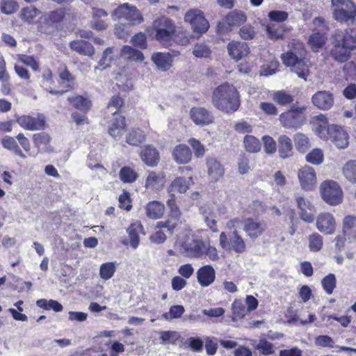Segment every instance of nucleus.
<instances>
[{
    "instance_id": "f257e3e1",
    "label": "nucleus",
    "mask_w": 356,
    "mask_h": 356,
    "mask_svg": "<svg viewBox=\"0 0 356 356\" xmlns=\"http://www.w3.org/2000/svg\"><path fill=\"white\" fill-rule=\"evenodd\" d=\"M330 43L331 58L340 63L346 62L351 56V51L356 49V30L334 31L331 35Z\"/></svg>"
},
{
    "instance_id": "f03ea898",
    "label": "nucleus",
    "mask_w": 356,
    "mask_h": 356,
    "mask_svg": "<svg viewBox=\"0 0 356 356\" xmlns=\"http://www.w3.org/2000/svg\"><path fill=\"white\" fill-rule=\"evenodd\" d=\"M212 104L218 110L230 114L240 107V96L236 88L225 83L220 85L213 92Z\"/></svg>"
},
{
    "instance_id": "7ed1b4c3",
    "label": "nucleus",
    "mask_w": 356,
    "mask_h": 356,
    "mask_svg": "<svg viewBox=\"0 0 356 356\" xmlns=\"http://www.w3.org/2000/svg\"><path fill=\"white\" fill-rule=\"evenodd\" d=\"M153 30L155 32V38L163 47H168L171 45L172 40L175 33V26L172 20L168 17H159L153 22Z\"/></svg>"
},
{
    "instance_id": "20e7f679",
    "label": "nucleus",
    "mask_w": 356,
    "mask_h": 356,
    "mask_svg": "<svg viewBox=\"0 0 356 356\" xmlns=\"http://www.w3.org/2000/svg\"><path fill=\"white\" fill-rule=\"evenodd\" d=\"M284 65L291 67V71L296 73L298 77L307 80L309 75V66L304 56H298L293 51H288L281 56Z\"/></svg>"
},
{
    "instance_id": "39448f33",
    "label": "nucleus",
    "mask_w": 356,
    "mask_h": 356,
    "mask_svg": "<svg viewBox=\"0 0 356 356\" xmlns=\"http://www.w3.org/2000/svg\"><path fill=\"white\" fill-rule=\"evenodd\" d=\"M332 5L336 8L333 17L340 22H354L356 17V5L351 0H332Z\"/></svg>"
},
{
    "instance_id": "423d86ee",
    "label": "nucleus",
    "mask_w": 356,
    "mask_h": 356,
    "mask_svg": "<svg viewBox=\"0 0 356 356\" xmlns=\"http://www.w3.org/2000/svg\"><path fill=\"white\" fill-rule=\"evenodd\" d=\"M305 106L296 107L292 104L289 110L280 115L281 124L286 129L300 128L305 122Z\"/></svg>"
},
{
    "instance_id": "0eeeda50",
    "label": "nucleus",
    "mask_w": 356,
    "mask_h": 356,
    "mask_svg": "<svg viewBox=\"0 0 356 356\" xmlns=\"http://www.w3.org/2000/svg\"><path fill=\"white\" fill-rule=\"evenodd\" d=\"M320 192L322 199L330 205L336 206L342 202L343 191L335 181L327 180L321 183Z\"/></svg>"
},
{
    "instance_id": "6e6552de",
    "label": "nucleus",
    "mask_w": 356,
    "mask_h": 356,
    "mask_svg": "<svg viewBox=\"0 0 356 356\" xmlns=\"http://www.w3.org/2000/svg\"><path fill=\"white\" fill-rule=\"evenodd\" d=\"M319 136L323 140H330L339 149H345L348 145L349 136L344 129L337 124H332L326 131Z\"/></svg>"
},
{
    "instance_id": "1a4fd4ad",
    "label": "nucleus",
    "mask_w": 356,
    "mask_h": 356,
    "mask_svg": "<svg viewBox=\"0 0 356 356\" xmlns=\"http://www.w3.org/2000/svg\"><path fill=\"white\" fill-rule=\"evenodd\" d=\"M219 241L220 246L225 250H233L237 254H242L245 251V241L236 230L229 233L228 235L225 232H221Z\"/></svg>"
},
{
    "instance_id": "9d476101",
    "label": "nucleus",
    "mask_w": 356,
    "mask_h": 356,
    "mask_svg": "<svg viewBox=\"0 0 356 356\" xmlns=\"http://www.w3.org/2000/svg\"><path fill=\"white\" fill-rule=\"evenodd\" d=\"M112 19H124L130 22L129 24L140 23L143 21V16L136 6H130L128 3H123L115 9L112 13Z\"/></svg>"
},
{
    "instance_id": "9b49d317",
    "label": "nucleus",
    "mask_w": 356,
    "mask_h": 356,
    "mask_svg": "<svg viewBox=\"0 0 356 356\" xmlns=\"http://www.w3.org/2000/svg\"><path fill=\"white\" fill-rule=\"evenodd\" d=\"M184 20L191 24L194 32L200 34L205 33L209 28V23L204 17L203 12L198 9H191L187 11Z\"/></svg>"
},
{
    "instance_id": "f8f14e48",
    "label": "nucleus",
    "mask_w": 356,
    "mask_h": 356,
    "mask_svg": "<svg viewBox=\"0 0 356 356\" xmlns=\"http://www.w3.org/2000/svg\"><path fill=\"white\" fill-rule=\"evenodd\" d=\"M243 230L247 236L255 240L263 234L267 225L264 220L252 217L246 218L243 221Z\"/></svg>"
},
{
    "instance_id": "ddd939ff",
    "label": "nucleus",
    "mask_w": 356,
    "mask_h": 356,
    "mask_svg": "<svg viewBox=\"0 0 356 356\" xmlns=\"http://www.w3.org/2000/svg\"><path fill=\"white\" fill-rule=\"evenodd\" d=\"M298 177L302 189L305 191L314 190L316 184V175L313 168L308 165L302 167L298 171Z\"/></svg>"
},
{
    "instance_id": "4468645a",
    "label": "nucleus",
    "mask_w": 356,
    "mask_h": 356,
    "mask_svg": "<svg viewBox=\"0 0 356 356\" xmlns=\"http://www.w3.org/2000/svg\"><path fill=\"white\" fill-rule=\"evenodd\" d=\"M17 123L27 130H42L46 125V119L42 114H39L37 118L23 115L17 118Z\"/></svg>"
},
{
    "instance_id": "2eb2a0df",
    "label": "nucleus",
    "mask_w": 356,
    "mask_h": 356,
    "mask_svg": "<svg viewBox=\"0 0 356 356\" xmlns=\"http://www.w3.org/2000/svg\"><path fill=\"white\" fill-rule=\"evenodd\" d=\"M312 101L318 108L327 111L334 105V95L328 90H319L313 95Z\"/></svg>"
},
{
    "instance_id": "dca6fc26",
    "label": "nucleus",
    "mask_w": 356,
    "mask_h": 356,
    "mask_svg": "<svg viewBox=\"0 0 356 356\" xmlns=\"http://www.w3.org/2000/svg\"><path fill=\"white\" fill-rule=\"evenodd\" d=\"M191 118L197 125H208L213 122V116L209 111L203 107H193L190 111Z\"/></svg>"
},
{
    "instance_id": "f3484780",
    "label": "nucleus",
    "mask_w": 356,
    "mask_h": 356,
    "mask_svg": "<svg viewBox=\"0 0 356 356\" xmlns=\"http://www.w3.org/2000/svg\"><path fill=\"white\" fill-rule=\"evenodd\" d=\"M316 228L321 232L331 234L335 230V220L329 213H321L316 219Z\"/></svg>"
},
{
    "instance_id": "a211bd4d",
    "label": "nucleus",
    "mask_w": 356,
    "mask_h": 356,
    "mask_svg": "<svg viewBox=\"0 0 356 356\" xmlns=\"http://www.w3.org/2000/svg\"><path fill=\"white\" fill-rule=\"evenodd\" d=\"M182 252L191 258H200L204 255V243L202 240H194L191 243H186L181 245Z\"/></svg>"
},
{
    "instance_id": "6ab92c4d",
    "label": "nucleus",
    "mask_w": 356,
    "mask_h": 356,
    "mask_svg": "<svg viewBox=\"0 0 356 356\" xmlns=\"http://www.w3.org/2000/svg\"><path fill=\"white\" fill-rule=\"evenodd\" d=\"M216 279V271L211 265H204L197 271V282L202 287L210 286Z\"/></svg>"
},
{
    "instance_id": "aec40b11",
    "label": "nucleus",
    "mask_w": 356,
    "mask_h": 356,
    "mask_svg": "<svg viewBox=\"0 0 356 356\" xmlns=\"http://www.w3.org/2000/svg\"><path fill=\"white\" fill-rule=\"evenodd\" d=\"M227 51L229 56L236 60L242 59L250 52V49L245 42L232 41L227 44Z\"/></svg>"
},
{
    "instance_id": "412c9836",
    "label": "nucleus",
    "mask_w": 356,
    "mask_h": 356,
    "mask_svg": "<svg viewBox=\"0 0 356 356\" xmlns=\"http://www.w3.org/2000/svg\"><path fill=\"white\" fill-rule=\"evenodd\" d=\"M51 138L46 132H40L33 134V142L40 153H51L54 151L50 145Z\"/></svg>"
},
{
    "instance_id": "4be33fe9",
    "label": "nucleus",
    "mask_w": 356,
    "mask_h": 356,
    "mask_svg": "<svg viewBox=\"0 0 356 356\" xmlns=\"http://www.w3.org/2000/svg\"><path fill=\"white\" fill-rule=\"evenodd\" d=\"M206 164L208 175L215 182L224 176V166L216 157H207Z\"/></svg>"
},
{
    "instance_id": "5701e85b",
    "label": "nucleus",
    "mask_w": 356,
    "mask_h": 356,
    "mask_svg": "<svg viewBox=\"0 0 356 356\" xmlns=\"http://www.w3.org/2000/svg\"><path fill=\"white\" fill-rule=\"evenodd\" d=\"M140 157L146 165L151 167L157 165L160 161L158 150L151 145H147L144 147L140 152Z\"/></svg>"
},
{
    "instance_id": "b1692460",
    "label": "nucleus",
    "mask_w": 356,
    "mask_h": 356,
    "mask_svg": "<svg viewBox=\"0 0 356 356\" xmlns=\"http://www.w3.org/2000/svg\"><path fill=\"white\" fill-rule=\"evenodd\" d=\"M70 48L82 56H87L89 57L95 54V48L93 45L84 40H74L70 42Z\"/></svg>"
},
{
    "instance_id": "393cba45",
    "label": "nucleus",
    "mask_w": 356,
    "mask_h": 356,
    "mask_svg": "<svg viewBox=\"0 0 356 356\" xmlns=\"http://www.w3.org/2000/svg\"><path fill=\"white\" fill-rule=\"evenodd\" d=\"M151 59L159 70L165 72L168 70L172 66V56L169 52L154 53Z\"/></svg>"
},
{
    "instance_id": "a878e982",
    "label": "nucleus",
    "mask_w": 356,
    "mask_h": 356,
    "mask_svg": "<svg viewBox=\"0 0 356 356\" xmlns=\"http://www.w3.org/2000/svg\"><path fill=\"white\" fill-rule=\"evenodd\" d=\"M343 234L352 242H356V216L348 215L343 220Z\"/></svg>"
},
{
    "instance_id": "bb28decb",
    "label": "nucleus",
    "mask_w": 356,
    "mask_h": 356,
    "mask_svg": "<svg viewBox=\"0 0 356 356\" xmlns=\"http://www.w3.org/2000/svg\"><path fill=\"white\" fill-rule=\"evenodd\" d=\"M172 156L177 163L184 164L191 160L192 153L188 145L179 144L174 148Z\"/></svg>"
},
{
    "instance_id": "cd10ccee",
    "label": "nucleus",
    "mask_w": 356,
    "mask_h": 356,
    "mask_svg": "<svg viewBox=\"0 0 356 356\" xmlns=\"http://www.w3.org/2000/svg\"><path fill=\"white\" fill-rule=\"evenodd\" d=\"M279 156L283 159H287L293 155V144L291 139L286 136L281 135L277 139Z\"/></svg>"
},
{
    "instance_id": "c85d7f7f",
    "label": "nucleus",
    "mask_w": 356,
    "mask_h": 356,
    "mask_svg": "<svg viewBox=\"0 0 356 356\" xmlns=\"http://www.w3.org/2000/svg\"><path fill=\"white\" fill-rule=\"evenodd\" d=\"M268 38L271 40H283L289 29L284 24H268L265 26Z\"/></svg>"
},
{
    "instance_id": "c756f323",
    "label": "nucleus",
    "mask_w": 356,
    "mask_h": 356,
    "mask_svg": "<svg viewBox=\"0 0 356 356\" xmlns=\"http://www.w3.org/2000/svg\"><path fill=\"white\" fill-rule=\"evenodd\" d=\"M192 177L188 179L182 177L175 178L168 188V192L172 197H175V193H184L189 188V182Z\"/></svg>"
},
{
    "instance_id": "7c9ffc66",
    "label": "nucleus",
    "mask_w": 356,
    "mask_h": 356,
    "mask_svg": "<svg viewBox=\"0 0 356 356\" xmlns=\"http://www.w3.org/2000/svg\"><path fill=\"white\" fill-rule=\"evenodd\" d=\"M113 116L115 118L112 120L111 126L108 128V134L114 139L118 140L125 129V118L117 114Z\"/></svg>"
},
{
    "instance_id": "2f4dec72",
    "label": "nucleus",
    "mask_w": 356,
    "mask_h": 356,
    "mask_svg": "<svg viewBox=\"0 0 356 356\" xmlns=\"http://www.w3.org/2000/svg\"><path fill=\"white\" fill-rule=\"evenodd\" d=\"M164 211V204L159 201L150 202L146 206V214L147 217L152 219L156 220L161 218Z\"/></svg>"
},
{
    "instance_id": "473e14b6",
    "label": "nucleus",
    "mask_w": 356,
    "mask_h": 356,
    "mask_svg": "<svg viewBox=\"0 0 356 356\" xmlns=\"http://www.w3.org/2000/svg\"><path fill=\"white\" fill-rule=\"evenodd\" d=\"M272 99L280 106H286L293 104L294 97L286 91L281 90L272 94Z\"/></svg>"
},
{
    "instance_id": "72a5a7b5",
    "label": "nucleus",
    "mask_w": 356,
    "mask_h": 356,
    "mask_svg": "<svg viewBox=\"0 0 356 356\" xmlns=\"http://www.w3.org/2000/svg\"><path fill=\"white\" fill-rule=\"evenodd\" d=\"M226 20L231 26H240L247 19V16L243 11L234 10L226 15Z\"/></svg>"
},
{
    "instance_id": "f704fd0d",
    "label": "nucleus",
    "mask_w": 356,
    "mask_h": 356,
    "mask_svg": "<svg viewBox=\"0 0 356 356\" xmlns=\"http://www.w3.org/2000/svg\"><path fill=\"white\" fill-rule=\"evenodd\" d=\"M67 100L75 108L84 113H86L91 106L90 101L82 95L68 97Z\"/></svg>"
},
{
    "instance_id": "c9c22d12",
    "label": "nucleus",
    "mask_w": 356,
    "mask_h": 356,
    "mask_svg": "<svg viewBox=\"0 0 356 356\" xmlns=\"http://www.w3.org/2000/svg\"><path fill=\"white\" fill-rule=\"evenodd\" d=\"M164 184V177L161 175H158L154 172H149L145 181L147 188H150L153 190H159L163 187Z\"/></svg>"
},
{
    "instance_id": "e433bc0d",
    "label": "nucleus",
    "mask_w": 356,
    "mask_h": 356,
    "mask_svg": "<svg viewBox=\"0 0 356 356\" xmlns=\"http://www.w3.org/2000/svg\"><path fill=\"white\" fill-rule=\"evenodd\" d=\"M145 135L140 129H133L126 137V142L132 146H138L143 143Z\"/></svg>"
},
{
    "instance_id": "4c0bfd02",
    "label": "nucleus",
    "mask_w": 356,
    "mask_h": 356,
    "mask_svg": "<svg viewBox=\"0 0 356 356\" xmlns=\"http://www.w3.org/2000/svg\"><path fill=\"white\" fill-rule=\"evenodd\" d=\"M121 56H127V58L130 60L138 62L143 61L145 58L142 51L128 45L124 46L121 49Z\"/></svg>"
},
{
    "instance_id": "58836bf2",
    "label": "nucleus",
    "mask_w": 356,
    "mask_h": 356,
    "mask_svg": "<svg viewBox=\"0 0 356 356\" xmlns=\"http://www.w3.org/2000/svg\"><path fill=\"white\" fill-rule=\"evenodd\" d=\"M36 305L45 310H53L55 312H60L63 311V305L57 300H49L44 298L39 299L36 301Z\"/></svg>"
},
{
    "instance_id": "ea45409f",
    "label": "nucleus",
    "mask_w": 356,
    "mask_h": 356,
    "mask_svg": "<svg viewBox=\"0 0 356 356\" xmlns=\"http://www.w3.org/2000/svg\"><path fill=\"white\" fill-rule=\"evenodd\" d=\"M293 141L296 149L300 153L306 152L310 147L309 138L302 133L296 134Z\"/></svg>"
},
{
    "instance_id": "a19ab883",
    "label": "nucleus",
    "mask_w": 356,
    "mask_h": 356,
    "mask_svg": "<svg viewBox=\"0 0 356 356\" xmlns=\"http://www.w3.org/2000/svg\"><path fill=\"white\" fill-rule=\"evenodd\" d=\"M2 145L5 149L12 150L16 155L22 159L26 158V155L22 152L16 140L11 136H6L2 139Z\"/></svg>"
},
{
    "instance_id": "79ce46f5",
    "label": "nucleus",
    "mask_w": 356,
    "mask_h": 356,
    "mask_svg": "<svg viewBox=\"0 0 356 356\" xmlns=\"http://www.w3.org/2000/svg\"><path fill=\"white\" fill-rule=\"evenodd\" d=\"M344 177L351 183H356V160H350L343 167Z\"/></svg>"
},
{
    "instance_id": "37998d69",
    "label": "nucleus",
    "mask_w": 356,
    "mask_h": 356,
    "mask_svg": "<svg viewBox=\"0 0 356 356\" xmlns=\"http://www.w3.org/2000/svg\"><path fill=\"white\" fill-rule=\"evenodd\" d=\"M119 177L123 183L131 184L137 179L138 174L130 167L124 166L120 170Z\"/></svg>"
},
{
    "instance_id": "c03bdc74",
    "label": "nucleus",
    "mask_w": 356,
    "mask_h": 356,
    "mask_svg": "<svg viewBox=\"0 0 356 356\" xmlns=\"http://www.w3.org/2000/svg\"><path fill=\"white\" fill-rule=\"evenodd\" d=\"M243 143L246 150L249 152L256 153L261 149V143L254 136L246 135L244 137Z\"/></svg>"
},
{
    "instance_id": "a18cd8bd",
    "label": "nucleus",
    "mask_w": 356,
    "mask_h": 356,
    "mask_svg": "<svg viewBox=\"0 0 356 356\" xmlns=\"http://www.w3.org/2000/svg\"><path fill=\"white\" fill-rule=\"evenodd\" d=\"M115 270V262H106L101 265L99 275L103 280H108L113 276Z\"/></svg>"
},
{
    "instance_id": "49530a36",
    "label": "nucleus",
    "mask_w": 356,
    "mask_h": 356,
    "mask_svg": "<svg viewBox=\"0 0 356 356\" xmlns=\"http://www.w3.org/2000/svg\"><path fill=\"white\" fill-rule=\"evenodd\" d=\"M321 284L327 294L332 293L337 284L336 276L333 273H329L321 280Z\"/></svg>"
},
{
    "instance_id": "de8ad7c7",
    "label": "nucleus",
    "mask_w": 356,
    "mask_h": 356,
    "mask_svg": "<svg viewBox=\"0 0 356 356\" xmlns=\"http://www.w3.org/2000/svg\"><path fill=\"white\" fill-rule=\"evenodd\" d=\"M193 54L199 58H208L211 55V50L210 47L204 44H196L193 49Z\"/></svg>"
},
{
    "instance_id": "09e8293b",
    "label": "nucleus",
    "mask_w": 356,
    "mask_h": 356,
    "mask_svg": "<svg viewBox=\"0 0 356 356\" xmlns=\"http://www.w3.org/2000/svg\"><path fill=\"white\" fill-rule=\"evenodd\" d=\"M19 5L15 0H1L0 3L1 12L5 15H12L17 11Z\"/></svg>"
},
{
    "instance_id": "8fccbe9b",
    "label": "nucleus",
    "mask_w": 356,
    "mask_h": 356,
    "mask_svg": "<svg viewBox=\"0 0 356 356\" xmlns=\"http://www.w3.org/2000/svg\"><path fill=\"white\" fill-rule=\"evenodd\" d=\"M316 122L314 124V129L316 134L320 136L321 132L324 130L326 131L327 128H329L331 124L327 122V118L323 114H320L315 117Z\"/></svg>"
},
{
    "instance_id": "3c124183",
    "label": "nucleus",
    "mask_w": 356,
    "mask_h": 356,
    "mask_svg": "<svg viewBox=\"0 0 356 356\" xmlns=\"http://www.w3.org/2000/svg\"><path fill=\"white\" fill-rule=\"evenodd\" d=\"M323 237L318 233H313L309 236V248L310 251L319 252L323 247Z\"/></svg>"
},
{
    "instance_id": "603ef678",
    "label": "nucleus",
    "mask_w": 356,
    "mask_h": 356,
    "mask_svg": "<svg viewBox=\"0 0 356 356\" xmlns=\"http://www.w3.org/2000/svg\"><path fill=\"white\" fill-rule=\"evenodd\" d=\"M305 159L308 163L320 165L324 159L323 151L319 148H315L306 155Z\"/></svg>"
},
{
    "instance_id": "864d4df0",
    "label": "nucleus",
    "mask_w": 356,
    "mask_h": 356,
    "mask_svg": "<svg viewBox=\"0 0 356 356\" xmlns=\"http://www.w3.org/2000/svg\"><path fill=\"white\" fill-rule=\"evenodd\" d=\"M179 338L180 334L177 331L167 330L160 332L159 339L162 344L174 343Z\"/></svg>"
},
{
    "instance_id": "5fc2aeb1",
    "label": "nucleus",
    "mask_w": 356,
    "mask_h": 356,
    "mask_svg": "<svg viewBox=\"0 0 356 356\" xmlns=\"http://www.w3.org/2000/svg\"><path fill=\"white\" fill-rule=\"evenodd\" d=\"M309 44L312 46L314 51H317L324 46L325 44V38L320 33H315L309 36Z\"/></svg>"
},
{
    "instance_id": "6e6d98bb",
    "label": "nucleus",
    "mask_w": 356,
    "mask_h": 356,
    "mask_svg": "<svg viewBox=\"0 0 356 356\" xmlns=\"http://www.w3.org/2000/svg\"><path fill=\"white\" fill-rule=\"evenodd\" d=\"M185 309L184 306L177 305L170 307L169 312H165L163 314V317L165 320H171L180 318L184 313Z\"/></svg>"
},
{
    "instance_id": "4d7b16f0",
    "label": "nucleus",
    "mask_w": 356,
    "mask_h": 356,
    "mask_svg": "<svg viewBox=\"0 0 356 356\" xmlns=\"http://www.w3.org/2000/svg\"><path fill=\"white\" fill-rule=\"evenodd\" d=\"M268 17L270 22L282 23L289 17V13L284 10H273L268 13Z\"/></svg>"
},
{
    "instance_id": "13d9d810",
    "label": "nucleus",
    "mask_w": 356,
    "mask_h": 356,
    "mask_svg": "<svg viewBox=\"0 0 356 356\" xmlns=\"http://www.w3.org/2000/svg\"><path fill=\"white\" fill-rule=\"evenodd\" d=\"M114 50V47H108L104 51L102 56L99 61V65L103 66L104 69L110 66L111 62L113 60Z\"/></svg>"
},
{
    "instance_id": "bf43d9fd",
    "label": "nucleus",
    "mask_w": 356,
    "mask_h": 356,
    "mask_svg": "<svg viewBox=\"0 0 356 356\" xmlns=\"http://www.w3.org/2000/svg\"><path fill=\"white\" fill-rule=\"evenodd\" d=\"M40 13V11L35 6H27L24 8L21 11V17L24 21L31 22L34 17Z\"/></svg>"
},
{
    "instance_id": "052dcab7",
    "label": "nucleus",
    "mask_w": 356,
    "mask_h": 356,
    "mask_svg": "<svg viewBox=\"0 0 356 356\" xmlns=\"http://www.w3.org/2000/svg\"><path fill=\"white\" fill-rule=\"evenodd\" d=\"M188 347L193 352H201L204 348V340L199 337H191L187 339Z\"/></svg>"
},
{
    "instance_id": "680f3d73",
    "label": "nucleus",
    "mask_w": 356,
    "mask_h": 356,
    "mask_svg": "<svg viewBox=\"0 0 356 356\" xmlns=\"http://www.w3.org/2000/svg\"><path fill=\"white\" fill-rule=\"evenodd\" d=\"M129 239L131 246L136 249L139 245V236L137 230V227L134 224H131L127 229Z\"/></svg>"
},
{
    "instance_id": "e2e57ef3",
    "label": "nucleus",
    "mask_w": 356,
    "mask_h": 356,
    "mask_svg": "<svg viewBox=\"0 0 356 356\" xmlns=\"http://www.w3.org/2000/svg\"><path fill=\"white\" fill-rule=\"evenodd\" d=\"M264 151L266 154H271L276 152L277 143L275 140L270 136H264L262 137Z\"/></svg>"
},
{
    "instance_id": "0e129e2a",
    "label": "nucleus",
    "mask_w": 356,
    "mask_h": 356,
    "mask_svg": "<svg viewBox=\"0 0 356 356\" xmlns=\"http://www.w3.org/2000/svg\"><path fill=\"white\" fill-rule=\"evenodd\" d=\"M314 342L319 347L333 348L334 346V340L328 335H318L315 337Z\"/></svg>"
},
{
    "instance_id": "69168bd1",
    "label": "nucleus",
    "mask_w": 356,
    "mask_h": 356,
    "mask_svg": "<svg viewBox=\"0 0 356 356\" xmlns=\"http://www.w3.org/2000/svg\"><path fill=\"white\" fill-rule=\"evenodd\" d=\"M234 318L236 319H241L246 314V307L241 302L235 300L232 305Z\"/></svg>"
},
{
    "instance_id": "338daca9",
    "label": "nucleus",
    "mask_w": 356,
    "mask_h": 356,
    "mask_svg": "<svg viewBox=\"0 0 356 356\" xmlns=\"http://www.w3.org/2000/svg\"><path fill=\"white\" fill-rule=\"evenodd\" d=\"M255 348L264 355H272L274 353L273 344L266 339H261Z\"/></svg>"
},
{
    "instance_id": "774afa93",
    "label": "nucleus",
    "mask_w": 356,
    "mask_h": 356,
    "mask_svg": "<svg viewBox=\"0 0 356 356\" xmlns=\"http://www.w3.org/2000/svg\"><path fill=\"white\" fill-rule=\"evenodd\" d=\"M238 33L242 39L249 40L254 38L256 32L253 26L250 24H246L240 29Z\"/></svg>"
}]
</instances>
